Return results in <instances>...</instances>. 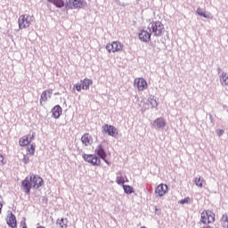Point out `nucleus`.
Instances as JSON below:
<instances>
[{"mask_svg":"<svg viewBox=\"0 0 228 228\" xmlns=\"http://www.w3.org/2000/svg\"><path fill=\"white\" fill-rule=\"evenodd\" d=\"M21 186L25 193L29 194V191H31V186L35 190H38V188L44 186V179L37 175H32L29 178L27 177L22 181Z\"/></svg>","mask_w":228,"mask_h":228,"instance_id":"obj_1","label":"nucleus"},{"mask_svg":"<svg viewBox=\"0 0 228 228\" xmlns=\"http://www.w3.org/2000/svg\"><path fill=\"white\" fill-rule=\"evenodd\" d=\"M148 29L150 33H154L155 37H161L163 31H165V25L161 21H151L148 25Z\"/></svg>","mask_w":228,"mask_h":228,"instance_id":"obj_2","label":"nucleus"},{"mask_svg":"<svg viewBox=\"0 0 228 228\" xmlns=\"http://www.w3.org/2000/svg\"><path fill=\"white\" fill-rule=\"evenodd\" d=\"M216 215L211 210H204L200 214V222L205 225H209L215 222Z\"/></svg>","mask_w":228,"mask_h":228,"instance_id":"obj_3","label":"nucleus"},{"mask_svg":"<svg viewBox=\"0 0 228 228\" xmlns=\"http://www.w3.org/2000/svg\"><path fill=\"white\" fill-rule=\"evenodd\" d=\"M33 22V16L29 14H21L18 19L19 28L20 29H26V28H29Z\"/></svg>","mask_w":228,"mask_h":228,"instance_id":"obj_4","label":"nucleus"},{"mask_svg":"<svg viewBox=\"0 0 228 228\" xmlns=\"http://www.w3.org/2000/svg\"><path fill=\"white\" fill-rule=\"evenodd\" d=\"M108 53H120L124 51V45L119 41H113L112 43H108L105 46Z\"/></svg>","mask_w":228,"mask_h":228,"instance_id":"obj_5","label":"nucleus"},{"mask_svg":"<svg viewBox=\"0 0 228 228\" xmlns=\"http://www.w3.org/2000/svg\"><path fill=\"white\" fill-rule=\"evenodd\" d=\"M134 86L137 88L139 92H143V90H147V88H149L147 80H145L143 77L134 78Z\"/></svg>","mask_w":228,"mask_h":228,"instance_id":"obj_6","label":"nucleus"},{"mask_svg":"<svg viewBox=\"0 0 228 228\" xmlns=\"http://www.w3.org/2000/svg\"><path fill=\"white\" fill-rule=\"evenodd\" d=\"M83 159L86 161L87 163H91V165H94V167H99L101 165V159L94 154H83L82 155Z\"/></svg>","mask_w":228,"mask_h":228,"instance_id":"obj_7","label":"nucleus"},{"mask_svg":"<svg viewBox=\"0 0 228 228\" xmlns=\"http://www.w3.org/2000/svg\"><path fill=\"white\" fill-rule=\"evenodd\" d=\"M91 85H94V81L90 78H85L80 81V84H76L74 88H76L77 92H81V90H88Z\"/></svg>","mask_w":228,"mask_h":228,"instance_id":"obj_8","label":"nucleus"},{"mask_svg":"<svg viewBox=\"0 0 228 228\" xmlns=\"http://www.w3.org/2000/svg\"><path fill=\"white\" fill-rule=\"evenodd\" d=\"M35 136H36L35 132H30L28 134L21 137L19 141L20 147H26L27 145H29V142L32 140H35Z\"/></svg>","mask_w":228,"mask_h":228,"instance_id":"obj_9","label":"nucleus"},{"mask_svg":"<svg viewBox=\"0 0 228 228\" xmlns=\"http://www.w3.org/2000/svg\"><path fill=\"white\" fill-rule=\"evenodd\" d=\"M102 132L104 134H109V136L115 137L118 135V130L111 125H104L102 126Z\"/></svg>","mask_w":228,"mask_h":228,"instance_id":"obj_10","label":"nucleus"},{"mask_svg":"<svg viewBox=\"0 0 228 228\" xmlns=\"http://www.w3.org/2000/svg\"><path fill=\"white\" fill-rule=\"evenodd\" d=\"M168 191V186L167 184L160 183L155 189L156 197H164Z\"/></svg>","mask_w":228,"mask_h":228,"instance_id":"obj_11","label":"nucleus"},{"mask_svg":"<svg viewBox=\"0 0 228 228\" xmlns=\"http://www.w3.org/2000/svg\"><path fill=\"white\" fill-rule=\"evenodd\" d=\"M81 142L86 147H88V145H92L94 142V138L90 134L86 133L82 135Z\"/></svg>","mask_w":228,"mask_h":228,"instance_id":"obj_12","label":"nucleus"},{"mask_svg":"<svg viewBox=\"0 0 228 228\" xmlns=\"http://www.w3.org/2000/svg\"><path fill=\"white\" fill-rule=\"evenodd\" d=\"M167 126V121H165V118H159L153 121L152 126L155 129H163Z\"/></svg>","mask_w":228,"mask_h":228,"instance_id":"obj_13","label":"nucleus"},{"mask_svg":"<svg viewBox=\"0 0 228 228\" xmlns=\"http://www.w3.org/2000/svg\"><path fill=\"white\" fill-rule=\"evenodd\" d=\"M6 222L9 227H12V228L17 227V218L15 217L13 213L12 212L9 213Z\"/></svg>","mask_w":228,"mask_h":228,"instance_id":"obj_14","label":"nucleus"},{"mask_svg":"<svg viewBox=\"0 0 228 228\" xmlns=\"http://www.w3.org/2000/svg\"><path fill=\"white\" fill-rule=\"evenodd\" d=\"M51 95H53V89L44 91L41 94L40 105L43 106V102H46L47 97L51 98Z\"/></svg>","mask_w":228,"mask_h":228,"instance_id":"obj_15","label":"nucleus"},{"mask_svg":"<svg viewBox=\"0 0 228 228\" xmlns=\"http://www.w3.org/2000/svg\"><path fill=\"white\" fill-rule=\"evenodd\" d=\"M139 38L142 42H151V33L147 30H142L139 33Z\"/></svg>","mask_w":228,"mask_h":228,"instance_id":"obj_16","label":"nucleus"},{"mask_svg":"<svg viewBox=\"0 0 228 228\" xmlns=\"http://www.w3.org/2000/svg\"><path fill=\"white\" fill-rule=\"evenodd\" d=\"M95 152L97 154V156H99V158H101V159H103L104 161H106V151H104V148L102 147V145H98L97 149L95 150Z\"/></svg>","mask_w":228,"mask_h":228,"instance_id":"obj_17","label":"nucleus"},{"mask_svg":"<svg viewBox=\"0 0 228 228\" xmlns=\"http://www.w3.org/2000/svg\"><path fill=\"white\" fill-rule=\"evenodd\" d=\"M61 113H62V110H61V107H60V105L54 106L52 110V115L53 118H60V117L61 116Z\"/></svg>","mask_w":228,"mask_h":228,"instance_id":"obj_18","label":"nucleus"},{"mask_svg":"<svg viewBox=\"0 0 228 228\" xmlns=\"http://www.w3.org/2000/svg\"><path fill=\"white\" fill-rule=\"evenodd\" d=\"M221 227L228 228V214H223L220 218Z\"/></svg>","mask_w":228,"mask_h":228,"instance_id":"obj_19","label":"nucleus"},{"mask_svg":"<svg viewBox=\"0 0 228 228\" xmlns=\"http://www.w3.org/2000/svg\"><path fill=\"white\" fill-rule=\"evenodd\" d=\"M47 1L48 3H51L52 4L56 6V8H63V6H65V2H63V0H47Z\"/></svg>","mask_w":228,"mask_h":228,"instance_id":"obj_20","label":"nucleus"},{"mask_svg":"<svg viewBox=\"0 0 228 228\" xmlns=\"http://www.w3.org/2000/svg\"><path fill=\"white\" fill-rule=\"evenodd\" d=\"M69 3L73 8H82L83 0H69Z\"/></svg>","mask_w":228,"mask_h":228,"instance_id":"obj_21","label":"nucleus"},{"mask_svg":"<svg viewBox=\"0 0 228 228\" xmlns=\"http://www.w3.org/2000/svg\"><path fill=\"white\" fill-rule=\"evenodd\" d=\"M220 83L222 86H228V75L227 73H222L220 76Z\"/></svg>","mask_w":228,"mask_h":228,"instance_id":"obj_22","label":"nucleus"},{"mask_svg":"<svg viewBox=\"0 0 228 228\" xmlns=\"http://www.w3.org/2000/svg\"><path fill=\"white\" fill-rule=\"evenodd\" d=\"M27 156H35V145H33V144L28 145Z\"/></svg>","mask_w":228,"mask_h":228,"instance_id":"obj_23","label":"nucleus"},{"mask_svg":"<svg viewBox=\"0 0 228 228\" xmlns=\"http://www.w3.org/2000/svg\"><path fill=\"white\" fill-rule=\"evenodd\" d=\"M123 190L127 195H131V193L134 192V189L129 185L123 184Z\"/></svg>","mask_w":228,"mask_h":228,"instance_id":"obj_24","label":"nucleus"},{"mask_svg":"<svg viewBox=\"0 0 228 228\" xmlns=\"http://www.w3.org/2000/svg\"><path fill=\"white\" fill-rule=\"evenodd\" d=\"M151 108H158V102L154 98H150L147 102Z\"/></svg>","mask_w":228,"mask_h":228,"instance_id":"obj_25","label":"nucleus"},{"mask_svg":"<svg viewBox=\"0 0 228 228\" xmlns=\"http://www.w3.org/2000/svg\"><path fill=\"white\" fill-rule=\"evenodd\" d=\"M67 224H69V220L67 218H61L59 221V225L61 228H67Z\"/></svg>","mask_w":228,"mask_h":228,"instance_id":"obj_26","label":"nucleus"},{"mask_svg":"<svg viewBox=\"0 0 228 228\" xmlns=\"http://www.w3.org/2000/svg\"><path fill=\"white\" fill-rule=\"evenodd\" d=\"M195 184L199 186L200 188H202V185L204 184V180L201 179L200 177H196L195 178Z\"/></svg>","mask_w":228,"mask_h":228,"instance_id":"obj_27","label":"nucleus"},{"mask_svg":"<svg viewBox=\"0 0 228 228\" xmlns=\"http://www.w3.org/2000/svg\"><path fill=\"white\" fill-rule=\"evenodd\" d=\"M117 184H122L124 186V183H126V178L123 176H118L116 180Z\"/></svg>","mask_w":228,"mask_h":228,"instance_id":"obj_28","label":"nucleus"},{"mask_svg":"<svg viewBox=\"0 0 228 228\" xmlns=\"http://www.w3.org/2000/svg\"><path fill=\"white\" fill-rule=\"evenodd\" d=\"M196 13H198V15H200V17H204L205 19H208V15H206V13L202 12V9L200 8H198L196 10Z\"/></svg>","mask_w":228,"mask_h":228,"instance_id":"obj_29","label":"nucleus"},{"mask_svg":"<svg viewBox=\"0 0 228 228\" xmlns=\"http://www.w3.org/2000/svg\"><path fill=\"white\" fill-rule=\"evenodd\" d=\"M190 203V197H187L179 201V204H189Z\"/></svg>","mask_w":228,"mask_h":228,"instance_id":"obj_30","label":"nucleus"},{"mask_svg":"<svg viewBox=\"0 0 228 228\" xmlns=\"http://www.w3.org/2000/svg\"><path fill=\"white\" fill-rule=\"evenodd\" d=\"M6 163V160H4V157L0 154V165H4Z\"/></svg>","mask_w":228,"mask_h":228,"instance_id":"obj_31","label":"nucleus"},{"mask_svg":"<svg viewBox=\"0 0 228 228\" xmlns=\"http://www.w3.org/2000/svg\"><path fill=\"white\" fill-rule=\"evenodd\" d=\"M216 133H217V134H218L219 136H222V134H224V130H222V129H217V130H216Z\"/></svg>","mask_w":228,"mask_h":228,"instance_id":"obj_32","label":"nucleus"},{"mask_svg":"<svg viewBox=\"0 0 228 228\" xmlns=\"http://www.w3.org/2000/svg\"><path fill=\"white\" fill-rule=\"evenodd\" d=\"M1 211H3V203L0 202V215H1Z\"/></svg>","mask_w":228,"mask_h":228,"instance_id":"obj_33","label":"nucleus"},{"mask_svg":"<svg viewBox=\"0 0 228 228\" xmlns=\"http://www.w3.org/2000/svg\"><path fill=\"white\" fill-rule=\"evenodd\" d=\"M23 159H24L25 163H28L29 161V159H27L26 157H24Z\"/></svg>","mask_w":228,"mask_h":228,"instance_id":"obj_34","label":"nucleus"},{"mask_svg":"<svg viewBox=\"0 0 228 228\" xmlns=\"http://www.w3.org/2000/svg\"><path fill=\"white\" fill-rule=\"evenodd\" d=\"M66 10H72V7L66 5Z\"/></svg>","mask_w":228,"mask_h":228,"instance_id":"obj_35","label":"nucleus"},{"mask_svg":"<svg viewBox=\"0 0 228 228\" xmlns=\"http://www.w3.org/2000/svg\"><path fill=\"white\" fill-rule=\"evenodd\" d=\"M200 228H213V227H211L209 225H206V226H203V227H200Z\"/></svg>","mask_w":228,"mask_h":228,"instance_id":"obj_36","label":"nucleus"},{"mask_svg":"<svg viewBox=\"0 0 228 228\" xmlns=\"http://www.w3.org/2000/svg\"><path fill=\"white\" fill-rule=\"evenodd\" d=\"M22 228H28V226H26V224H24V225L22 226Z\"/></svg>","mask_w":228,"mask_h":228,"instance_id":"obj_37","label":"nucleus"},{"mask_svg":"<svg viewBox=\"0 0 228 228\" xmlns=\"http://www.w3.org/2000/svg\"><path fill=\"white\" fill-rule=\"evenodd\" d=\"M37 228H45V227H44V226L40 225V226H37Z\"/></svg>","mask_w":228,"mask_h":228,"instance_id":"obj_38","label":"nucleus"}]
</instances>
